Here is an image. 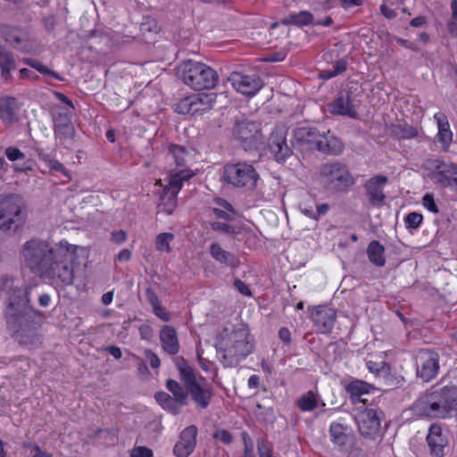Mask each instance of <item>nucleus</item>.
I'll list each match as a JSON object with an SVG mask.
<instances>
[{"label": "nucleus", "instance_id": "f8f14e48", "mask_svg": "<svg viewBox=\"0 0 457 457\" xmlns=\"http://www.w3.org/2000/svg\"><path fill=\"white\" fill-rule=\"evenodd\" d=\"M192 176L193 174L183 170L169 176L168 184L159 192L158 212H165L168 215L173 213L177 207V195L182 188L183 182Z\"/></svg>", "mask_w": 457, "mask_h": 457}, {"label": "nucleus", "instance_id": "9d476101", "mask_svg": "<svg viewBox=\"0 0 457 457\" xmlns=\"http://www.w3.org/2000/svg\"><path fill=\"white\" fill-rule=\"evenodd\" d=\"M222 179L233 187L253 189L259 174L253 164L247 162H228L223 167Z\"/></svg>", "mask_w": 457, "mask_h": 457}, {"label": "nucleus", "instance_id": "6e6d98bb", "mask_svg": "<svg viewBox=\"0 0 457 457\" xmlns=\"http://www.w3.org/2000/svg\"><path fill=\"white\" fill-rule=\"evenodd\" d=\"M145 295L153 310L162 305L158 295L151 288L145 290Z\"/></svg>", "mask_w": 457, "mask_h": 457}, {"label": "nucleus", "instance_id": "5701e85b", "mask_svg": "<svg viewBox=\"0 0 457 457\" xmlns=\"http://www.w3.org/2000/svg\"><path fill=\"white\" fill-rule=\"evenodd\" d=\"M20 106L17 99L12 96L0 97V120L2 122L10 126L18 120V112Z\"/></svg>", "mask_w": 457, "mask_h": 457}, {"label": "nucleus", "instance_id": "79ce46f5", "mask_svg": "<svg viewBox=\"0 0 457 457\" xmlns=\"http://www.w3.org/2000/svg\"><path fill=\"white\" fill-rule=\"evenodd\" d=\"M15 68V61L11 51L0 44V69Z\"/></svg>", "mask_w": 457, "mask_h": 457}, {"label": "nucleus", "instance_id": "09e8293b", "mask_svg": "<svg viewBox=\"0 0 457 457\" xmlns=\"http://www.w3.org/2000/svg\"><path fill=\"white\" fill-rule=\"evenodd\" d=\"M423 220V216L418 212H410L405 217V223L408 228H418Z\"/></svg>", "mask_w": 457, "mask_h": 457}, {"label": "nucleus", "instance_id": "338daca9", "mask_svg": "<svg viewBox=\"0 0 457 457\" xmlns=\"http://www.w3.org/2000/svg\"><path fill=\"white\" fill-rule=\"evenodd\" d=\"M329 209H330V206L328 204H320L317 205L316 210H315L316 220H318L320 216L326 215L328 213V212L329 211Z\"/></svg>", "mask_w": 457, "mask_h": 457}, {"label": "nucleus", "instance_id": "cd10ccee", "mask_svg": "<svg viewBox=\"0 0 457 457\" xmlns=\"http://www.w3.org/2000/svg\"><path fill=\"white\" fill-rule=\"evenodd\" d=\"M154 398L163 410L174 415L179 414L181 411V408L187 405L179 399L172 397L166 392L156 393Z\"/></svg>", "mask_w": 457, "mask_h": 457}, {"label": "nucleus", "instance_id": "6e6552de", "mask_svg": "<svg viewBox=\"0 0 457 457\" xmlns=\"http://www.w3.org/2000/svg\"><path fill=\"white\" fill-rule=\"evenodd\" d=\"M176 366L179 371L180 379L187 388L188 395H190L192 401L197 408L206 409L213 396L212 387L209 385L200 384L196 379L194 369L182 357L176 360Z\"/></svg>", "mask_w": 457, "mask_h": 457}, {"label": "nucleus", "instance_id": "b1692460", "mask_svg": "<svg viewBox=\"0 0 457 457\" xmlns=\"http://www.w3.org/2000/svg\"><path fill=\"white\" fill-rule=\"evenodd\" d=\"M160 340L163 350L170 355H175L179 351L177 331L171 326H163L160 330Z\"/></svg>", "mask_w": 457, "mask_h": 457}, {"label": "nucleus", "instance_id": "bf43d9fd", "mask_svg": "<svg viewBox=\"0 0 457 457\" xmlns=\"http://www.w3.org/2000/svg\"><path fill=\"white\" fill-rule=\"evenodd\" d=\"M153 312L162 320L166 321V322L170 320V314L162 305L154 309Z\"/></svg>", "mask_w": 457, "mask_h": 457}, {"label": "nucleus", "instance_id": "bb28decb", "mask_svg": "<svg viewBox=\"0 0 457 457\" xmlns=\"http://www.w3.org/2000/svg\"><path fill=\"white\" fill-rule=\"evenodd\" d=\"M329 433L332 442L340 447L351 443L353 437L348 427L337 422H333L330 425Z\"/></svg>", "mask_w": 457, "mask_h": 457}, {"label": "nucleus", "instance_id": "423d86ee", "mask_svg": "<svg viewBox=\"0 0 457 457\" xmlns=\"http://www.w3.org/2000/svg\"><path fill=\"white\" fill-rule=\"evenodd\" d=\"M28 218V205L22 196L10 194L0 200V232L14 234L21 229Z\"/></svg>", "mask_w": 457, "mask_h": 457}, {"label": "nucleus", "instance_id": "052dcab7", "mask_svg": "<svg viewBox=\"0 0 457 457\" xmlns=\"http://www.w3.org/2000/svg\"><path fill=\"white\" fill-rule=\"evenodd\" d=\"M278 337L279 339L286 345H290L292 338H291V332L287 328L282 327L278 330Z\"/></svg>", "mask_w": 457, "mask_h": 457}, {"label": "nucleus", "instance_id": "a18cd8bd", "mask_svg": "<svg viewBox=\"0 0 457 457\" xmlns=\"http://www.w3.org/2000/svg\"><path fill=\"white\" fill-rule=\"evenodd\" d=\"M54 135L60 139H71L75 135L73 124L54 127Z\"/></svg>", "mask_w": 457, "mask_h": 457}, {"label": "nucleus", "instance_id": "4d7b16f0", "mask_svg": "<svg viewBox=\"0 0 457 457\" xmlns=\"http://www.w3.org/2000/svg\"><path fill=\"white\" fill-rule=\"evenodd\" d=\"M366 365H367L368 370L370 372L378 374L379 371L386 365V362L385 361H374L369 360L366 361Z\"/></svg>", "mask_w": 457, "mask_h": 457}, {"label": "nucleus", "instance_id": "680f3d73", "mask_svg": "<svg viewBox=\"0 0 457 457\" xmlns=\"http://www.w3.org/2000/svg\"><path fill=\"white\" fill-rule=\"evenodd\" d=\"M214 215L216 218L218 219H221V220H233V215L231 212L226 211V210H221V209H219V208H214L212 210Z\"/></svg>", "mask_w": 457, "mask_h": 457}, {"label": "nucleus", "instance_id": "1a4fd4ad", "mask_svg": "<svg viewBox=\"0 0 457 457\" xmlns=\"http://www.w3.org/2000/svg\"><path fill=\"white\" fill-rule=\"evenodd\" d=\"M319 174L324 188L331 193L347 192L355 183L347 167L337 162L322 164Z\"/></svg>", "mask_w": 457, "mask_h": 457}, {"label": "nucleus", "instance_id": "de8ad7c7", "mask_svg": "<svg viewBox=\"0 0 457 457\" xmlns=\"http://www.w3.org/2000/svg\"><path fill=\"white\" fill-rule=\"evenodd\" d=\"M210 227L213 231H219L225 235L236 234V228L225 222L213 221L210 223Z\"/></svg>", "mask_w": 457, "mask_h": 457}, {"label": "nucleus", "instance_id": "58836bf2", "mask_svg": "<svg viewBox=\"0 0 457 457\" xmlns=\"http://www.w3.org/2000/svg\"><path fill=\"white\" fill-rule=\"evenodd\" d=\"M38 156L47 163V166L54 171H58L69 178V173L66 168L57 160L51 159L50 156L43 153L42 149H37Z\"/></svg>", "mask_w": 457, "mask_h": 457}, {"label": "nucleus", "instance_id": "603ef678", "mask_svg": "<svg viewBox=\"0 0 457 457\" xmlns=\"http://www.w3.org/2000/svg\"><path fill=\"white\" fill-rule=\"evenodd\" d=\"M422 204L425 208L433 213H438L439 209L435 202L434 196L431 194H426L422 198Z\"/></svg>", "mask_w": 457, "mask_h": 457}, {"label": "nucleus", "instance_id": "473e14b6", "mask_svg": "<svg viewBox=\"0 0 457 457\" xmlns=\"http://www.w3.org/2000/svg\"><path fill=\"white\" fill-rule=\"evenodd\" d=\"M390 134L396 139H411L418 136V129L408 124L393 125Z\"/></svg>", "mask_w": 457, "mask_h": 457}, {"label": "nucleus", "instance_id": "3c124183", "mask_svg": "<svg viewBox=\"0 0 457 457\" xmlns=\"http://www.w3.org/2000/svg\"><path fill=\"white\" fill-rule=\"evenodd\" d=\"M213 437L220 440L225 445H228L233 441L232 434L226 429H218L213 433Z\"/></svg>", "mask_w": 457, "mask_h": 457}, {"label": "nucleus", "instance_id": "e2e57ef3", "mask_svg": "<svg viewBox=\"0 0 457 457\" xmlns=\"http://www.w3.org/2000/svg\"><path fill=\"white\" fill-rule=\"evenodd\" d=\"M235 287L244 295L250 296L252 295L251 290L248 288L247 285L240 279H236L234 282Z\"/></svg>", "mask_w": 457, "mask_h": 457}, {"label": "nucleus", "instance_id": "7c9ffc66", "mask_svg": "<svg viewBox=\"0 0 457 457\" xmlns=\"http://www.w3.org/2000/svg\"><path fill=\"white\" fill-rule=\"evenodd\" d=\"M374 387L362 380H353L345 386V391L350 395V397L360 398L362 395L369 394Z\"/></svg>", "mask_w": 457, "mask_h": 457}, {"label": "nucleus", "instance_id": "864d4df0", "mask_svg": "<svg viewBox=\"0 0 457 457\" xmlns=\"http://www.w3.org/2000/svg\"><path fill=\"white\" fill-rule=\"evenodd\" d=\"M131 457H154L153 451L146 446H135L131 453Z\"/></svg>", "mask_w": 457, "mask_h": 457}, {"label": "nucleus", "instance_id": "6ab92c4d", "mask_svg": "<svg viewBox=\"0 0 457 457\" xmlns=\"http://www.w3.org/2000/svg\"><path fill=\"white\" fill-rule=\"evenodd\" d=\"M429 453L433 457H445V450L448 447L447 436L443 433L439 424L433 423L428 428L426 437Z\"/></svg>", "mask_w": 457, "mask_h": 457}, {"label": "nucleus", "instance_id": "c756f323", "mask_svg": "<svg viewBox=\"0 0 457 457\" xmlns=\"http://www.w3.org/2000/svg\"><path fill=\"white\" fill-rule=\"evenodd\" d=\"M384 253L385 248L378 241L373 240L369 244L367 249L369 260L376 266L382 267L385 265L386 259Z\"/></svg>", "mask_w": 457, "mask_h": 457}, {"label": "nucleus", "instance_id": "4c0bfd02", "mask_svg": "<svg viewBox=\"0 0 457 457\" xmlns=\"http://www.w3.org/2000/svg\"><path fill=\"white\" fill-rule=\"evenodd\" d=\"M22 62L29 65V67L37 70L39 73L46 76H51L60 81H62L63 79L57 72L51 71L46 65L38 62L37 60L32 58H23Z\"/></svg>", "mask_w": 457, "mask_h": 457}, {"label": "nucleus", "instance_id": "4468645a", "mask_svg": "<svg viewBox=\"0 0 457 457\" xmlns=\"http://www.w3.org/2000/svg\"><path fill=\"white\" fill-rule=\"evenodd\" d=\"M382 417L384 412L378 409L360 411L355 417L360 434L367 439H377L380 436Z\"/></svg>", "mask_w": 457, "mask_h": 457}, {"label": "nucleus", "instance_id": "774afa93", "mask_svg": "<svg viewBox=\"0 0 457 457\" xmlns=\"http://www.w3.org/2000/svg\"><path fill=\"white\" fill-rule=\"evenodd\" d=\"M447 29L452 37H457V21L451 19L447 23Z\"/></svg>", "mask_w": 457, "mask_h": 457}, {"label": "nucleus", "instance_id": "412c9836", "mask_svg": "<svg viewBox=\"0 0 457 457\" xmlns=\"http://www.w3.org/2000/svg\"><path fill=\"white\" fill-rule=\"evenodd\" d=\"M387 181V177L382 175L375 176L366 181L364 188L370 206L381 207L384 204L386 195L383 187Z\"/></svg>", "mask_w": 457, "mask_h": 457}, {"label": "nucleus", "instance_id": "f03ea898", "mask_svg": "<svg viewBox=\"0 0 457 457\" xmlns=\"http://www.w3.org/2000/svg\"><path fill=\"white\" fill-rule=\"evenodd\" d=\"M2 293L7 295L4 318L12 337L21 345H37L41 313L29 304V288L15 286L12 278L3 276L0 278V294Z\"/></svg>", "mask_w": 457, "mask_h": 457}, {"label": "nucleus", "instance_id": "69168bd1", "mask_svg": "<svg viewBox=\"0 0 457 457\" xmlns=\"http://www.w3.org/2000/svg\"><path fill=\"white\" fill-rule=\"evenodd\" d=\"M20 78L22 79H29L31 80H37L38 79V76L30 70L27 68H22L20 70Z\"/></svg>", "mask_w": 457, "mask_h": 457}, {"label": "nucleus", "instance_id": "8fccbe9b", "mask_svg": "<svg viewBox=\"0 0 457 457\" xmlns=\"http://www.w3.org/2000/svg\"><path fill=\"white\" fill-rule=\"evenodd\" d=\"M347 68V62L345 59H341L334 64V70L328 71V74L326 75V79H331L333 77L337 76L338 74L343 73L345 71Z\"/></svg>", "mask_w": 457, "mask_h": 457}, {"label": "nucleus", "instance_id": "aec40b11", "mask_svg": "<svg viewBox=\"0 0 457 457\" xmlns=\"http://www.w3.org/2000/svg\"><path fill=\"white\" fill-rule=\"evenodd\" d=\"M2 37L12 47L23 53H29L32 44L28 33L20 28L3 26L0 29Z\"/></svg>", "mask_w": 457, "mask_h": 457}, {"label": "nucleus", "instance_id": "72a5a7b5", "mask_svg": "<svg viewBox=\"0 0 457 457\" xmlns=\"http://www.w3.org/2000/svg\"><path fill=\"white\" fill-rule=\"evenodd\" d=\"M296 405L302 411H312L318 407V395L310 390L296 400Z\"/></svg>", "mask_w": 457, "mask_h": 457}, {"label": "nucleus", "instance_id": "a19ab883", "mask_svg": "<svg viewBox=\"0 0 457 457\" xmlns=\"http://www.w3.org/2000/svg\"><path fill=\"white\" fill-rule=\"evenodd\" d=\"M195 448V445L179 439L174 446L173 453L177 457H188Z\"/></svg>", "mask_w": 457, "mask_h": 457}, {"label": "nucleus", "instance_id": "f257e3e1", "mask_svg": "<svg viewBox=\"0 0 457 457\" xmlns=\"http://www.w3.org/2000/svg\"><path fill=\"white\" fill-rule=\"evenodd\" d=\"M77 246L67 242L52 245L47 241L32 238L22 245L21 255L32 273L62 286L74 280L73 262Z\"/></svg>", "mask_w": 457, "mask_h": 457}, {"label": "nucleus", "instance_id": "2eb2a0df", "mask_svg": "<svg viewBox=\"0 0 457 457\" xmlns=\"http://www.w3.org/2000/svg\"><path fill=\"white\" fill-rule=\"evenodd\" d=\"M434 170L428 174L429 179L442 187H449L457 194V163L435 160Z\"/></svg>", "mask_w": 457, "mask_h": 457}, {"label": "nucleus", "instance_id": "49530a36", "mask_svg": "<svg viewBox=\"0 0 457 457\" xmlns=\"http://www.w3.org/2000/svg\"><path fill=\"white\" fill-rule=\"evenodd\" d=\"M257 451L259 457H273L272 445L263 437L257 439Z\"/></svg>", "mask_w": 457, "mask_h": 457}, {"label": "nucleus", "instance_id": "2f4dec72", "mask_svg": "<svg viewBox=\"0 0 457 457\" xmlns=\"http://www.w3.org/2000/svg\"><path fill=\"white\" fill-rule=\"evenodd\" d=\"M313 15L308 11H302L298 13H292L288 17L283 19V25L306 26L312 22Z\"/></svg>", "mask_w": 457, "mask_h": 457}, {"label": "nucleus", "instance_id": "4be33fe9", "mask_svg": "<svg viewBox=\"0 0 457 457\" xmlns=\"http://www.w3.org/2000/svg\"><path fill=\"white\" fill-rule=\"evenodd\" d=\"M311 319L320 333L328 334L335 325L337 312L327 305H320L312 312Z\"/></svg>", "mask_w": 457, "mask_h": 457}, {"label": "nucleus", "instance_id": "f3484780", "mask_svg": "<svg viewBox=\"0 0 457 457\" xmlns=\"http://www.w3.org/2000/svg\"><path fill=\"white\" fill-rule=\"evenodd\" d=\"M328 110L331 114L357 118V104L352 90L341 91L329 104Z\"/></svg>", "mask_w": 457, "mask_h": 457}, {"label": "nucleus", "instance_id": "0e129e2a", "mask_svg": "<svg viewBox=\"0 0 457 457\" xmlns=\"http://www.w3.org/2000/svg\"><path fill=\"white\" fill-rule=\"evenodd\" d=\"M127 239V233L123 229L113 231L112 233V240L116 244H120Z\"/></svg>", "mask_w": 457, "mask_h": 457}, {"label": "nucleus", "instance_id": "20e7f679", "mask_svg": "<svg viewBox=\"0 0 457 457\" xmlns=\"http://www.w3.org/2000/svg\"><path fill=\"white\" fill-rule=\"evenodd\" d=\"M420 415L446 419L457 411V386H433L416 403Z\"/></svg>", "mask_w": 457, "mask_h": 457}, {"label": "nucleus", "instance_id": "39448f33", "mask_svg": "<svg viewBox=\"0 0 457 457\" xmlns=\"http://www.w3.org/2000/svg\"><path fill=\"white\" fill-rule=\"evenodd\" d=\"M293 137L297 145L306 146L324 154L339 155L345 148L343 142L329 131H320L313 127L296 128Z\"/></svg>", "mask_w": 457, "mask_h": 457}, {"label": "nucleus", "instance_id": "c03bdc74", "mask_svg": "<svg viewBox=\"0 0 457 457\" xmlns=\"http://www.w3.org/2000/svg\"><path fill=\"white\" fill-rule=\"evenodd\" d=\"M197 432V428L195 425H190L181 431L179 439L195 446Z\"/></svg>", "mask_w": 457, "mask_h": 457}, {"label": "nucleus", "instance_id": "37998d69", "mask_svg": "<svg viewBox=\"0 0 457 457\" xmlns=\"http://www.w3.org/2000/svg\"><path fill=\"white\" fill-rule=\"evenodd\" d=\"M176 112L181 114H190L195 115V109H194L192 104V100L190 96L184 97L179 101L176 104Z\"/></svg>", "mask_w": 457, "mask_h": 457}, {"label": "nucleus", "instance_id": "7ed1b4c3", "mask_svg": "<svg viewBox=\"0 0 457 457\" xmlns=\"http://www.w3.org/2000/svg\"><path fill=\"white\" fill-rule=\"evenodd\" d=\"M216 350L225 368L237 367L253 350L248 328L244 325L235 327L230 333L221 337Z\"/></svg>", "mask_w": 457, "mask_h": 457}, {"label": "nucleus", "instance_id": "13d9d810", "mask_svg": "<svg viewBox=\"0 0 457 457\" xmlns=\"http://www.w3.org/2000/svg\"><path fill=\"white\" fill-rule=\"evenodd\" d=\"M145 356L147 357V359L149 360V362H150V365L152 368L157 369L160 367L161 361H160L159 357L154 352L147 349V350H145Z\"/></svg>", "mask_w": 457, "mask_h": 457}, {"label": "nucleus", "instance_id": "a211bd4d", "mask_svg": "<svg viewBox=\"0 0 457 457\" xmlns=\"http://www.w3.org/2000/svg\"><path fill=\"white\" fill-rule=\"evenodd\" d=\"M233 87L243 95L254 96L263 86L262 79L257 75H246L232 72L228 78Z\"/></svg>", "mask_w": 457, "mask_h": 457}, {"label": "nucleus", "instance_id": "393cba45", "mask_svg": "<svg viewBox=\"0 0 457 457\" xmlns=\"http://www.w3.org/2000/svg\"><path fill=\"white\" fill-rule=\"evenodd\" d=\"M434 119L438 127L437 141L442 145V148L447 151L453 139V133L450 129L447 117L445 113L437 112L434 115Z\"/></svg>", "mask_w": 457, "mask_h": 457}, {"label": "nucleus", "instance_id": "a878e982", "mask_svg": "<svg viewBox=\"0 0 457 457\" xmlns=\"http://www.w3.org/2000/svg\"><path fill=\"white\" fill-rule=\"evenodd\" d=\"M210 254L215 261H217L220 264L230 268H236L240 263L239 259L236 254L224 250L218 243L211 244Z\"/></svg>", "mask_w": 457, "mask_h": 457}, {"label": "nucleus", "instance_id": "e433bc0d", "mask_svg": "<svg viewBox=\"0 0 457 457\" xmlns=\"http://www.w3.org/2000/svg\"><path fill=\"white\" fill-rule=\"evenodd\" d=\"M169 154L171 156L178 167H184L187 165V158L188 157V153L184 146L178 145H170Z\"/></svg>", "mask_w": 457, "mask_h": 457}, {"label": "nucleus", "instance_id": "f704fd0d", "mask_svg": "<svg viewBox=\"0 0 457 457\" xmlns=\"http://www.w3.org/2000/svg\"><path fill=\"white\" fill-rule=\"evenodd\" d=\"M166 387L170 393H172V397H175L187 404L188 390L185 386H182L176 380L170 378L166 381Z\"/></svg>", "mask_w": 457, "mask_h": 457}, {"label": "nucleus", "instance_id": "ddd939ff", "mask_svg": "<svg viewBox=\"0 0 457 457\" xmlns=\"http://www.w3.org/2000/svg\"><path fill=\"white\" fill-rule=\"evenodd\" d=\"M440 353L435 349H420L414 354L416 375L424 382L435 378L440 370Z\"/></svg>", "mask_w": 457, "mask_h": 457}, {"label": "nucleus", "instance_id": "dca6fc26", "mask_svg": "<svg viewBox=\"0 0 457 457\" xmlns=\"http://www.w3.org/2000/svg\"><path fill=\"white\" fill-rule=\"evenodd\" d=\"M268 147L274 160L278 163H284L293 155L292 147L287 144L285 128H277L270 134L268 140Z\"/></svg>", "mask_w": 457, "mask_h": 457}, {"label": "nucleus", "instance_id": "ea45409f", "mask_svg": "<svg viewBox=\"0 0 457 457\" xmlns=\"http://www.w3.org/2000/svg\"><path fill=\"white\" fill-rule=\"evenodd\" d=\"M174 239L172 233H161L156 237L155 247L157 251L170 253V243Z\"/></svg>", "mask_w": 457, "mask_h": 457}, {"label": "nucleus", "instance_id": "0eeeda50", "mask_svg": "<svg viewBox=\"0 0 457 457\" xmlns=\"http://www.w3.org/2000/svg\"><path fill=\"white\" fill-rule=\"evenodd\" d=\"M178 77L195 90L212 89L219 82L215 70L205 63L185 60L178 67Z\"/></svg>", "mask_w": 457, "mask_h": 457}, {"label": "nucleus", "instance_id": "5fc2aeb1", "mask_svg": "<svg viewBox=\"0 0 457 457\" xmlns=\"http://www.w3.org/2000/svg\"><path fill=\"white\" fill-rule=\"evenodd\" d=\"M5 155L8 160L14 162L25 158V154L16 147H8L5 150Z\"/></svg>", "mask_w": 457, "mask_h": 457}, {"label": "nucleus", "instance_id": "9b49d317", "mask_svg": "<svg viewBox=\"0 0 457 457\" xmlns=\"http://www.w3.org/2000/svg\"><path fill=\"white\" fill-rule=\"evenodd\" d=\"M233 136L245 151L256 150L263 143L260 123L245 117L235 120Z\"/></svg>", "mask_w": 457, "mask_h": 457}, {"label": "nucleus", "instance_id": "c9c22d12", "mask_svg": "<svg viewBox=\"0 0 457 457\" xmlns=\"http://www.w3.org/2000/svg\"><path fill=\"white\" fill-rule=\"evenodd\" d=\"M53 120L54 127L71 124V113L70 110L66 107L56 106L54 108L53 112Z\"/></svg>", "mask_w": 457, "mask_h": 457}, {"label": "nucleus", "instance_id": "c85d7f7f", "mask_svg": "<svg viewBox=\"0 0 457 457\" xmlns=\"http://www.w3.org/2000/svg\"><path fill=\"white\" fill-rule=\"evenodd\" d=\"M195 113H203L210 110L214 103V94L199 93L190 96Z\"/></svg>", "mask_w": 457, "mask_h": 457}]
</instances>
